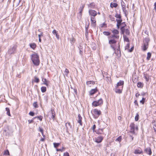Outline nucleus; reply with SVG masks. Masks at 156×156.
Segmentation results:
<instances>
[{"mask_svg": "<svg viewBox=\"0 0 156 156\" xmlns=\"http://www.w3.org/2000/svg\"><path fill=\"white\" fill-rule=\"evenodd\" d=\"M31 59L33 64L35 66H38L40 64V60L38 55L36 54L31 55Z\"/></svg>", "mask_w": 156, "mask_h": 156, "instance_id": "1", "label": "nucleus"}, {"mask_svg": "<svg viewBox=\"0 0 156 156\" xmlns=\"http://www.w3.org/2000/svg\"><path fill=\"white\" fill-rule=\"evenodd\" d=\"M91 113L94 118L97 119L101 114V112L100 110L94 109V110L91 111Z\"/></svg>", "mask_w": 156, "mask_h": 156, "instance_id": "2", "label": "nucleus"}, {"mask_svg": "<svg viewBox=\"0 0 156 156\" xmlns=\"http://www.w3.org/2000/svg\"><path fill=\"white\" fill-rule=\"evenodd\" d=\"M17 45H14L12 46H11L8 50V53L9 54H12L15 53L16 52Z\"/></svg>", "mask_w": 156, "mask_h": 156, "instance_id": "3", "label": "nucleus"}, {"mask_svg": "<svg viewBox=\"0 0 156 156\" xmlns=\"http://www.w3.org/2000/svg\"><path fill=\"white\" fill-rule=\"evenodd\" d=\"M103 103V100L101 98L97 101H94L92 103V105L93 106L96 107L101 105Z\"/></svg>", "mask_w": 156, "mask_h": 156, "instance_id": "4", "label": "nucleus"}, {"mask_svg": "<svg viewBox=\"0 0 156 156\" xmlns=\"http://www.w3.org/2000/svg\"><path fill=\"white\" fill-rule=\"evenodd\" d=\"M55 113L54 109L51 108L48 113V115L50 116L49 117L50 119H52L53 120H54L55 116Z\"/></svg>", "mask_w": 156, "mask_h": 156, "instance_id": "5", "label": "nucleus"}, {"mask_svg": "<svg viewBox=\"0 0 156 156\" xmlns=\"http://www.w3.org/2000/svg\"><path fill=\"white\" fill-rule=\"evenodd\" d=\"M103 138V137L101 136H99L97 138H95L94 139V142L98 143H99L102 141Z\"/></svg>", "mask_w": 156, "mask_h": 156, "instance_id": "6", "label": "nucleus"}, {"mask_svg": "<svg viewBox=\"0 0 156 156\" xmlns=\"http://www.w3.org/2000/svg\"><path fill=\"white\" fill-rule=\"evenodd\" d=\"M135 126L134 123H131L130 125V132L133 134H135Z\"/></svg>", "mask_w": 156, "mask_h": 156, "instance_id": "7", "label": "nucleus"}, {"mask_svg": "<svg viewBox=\"0 0 156 156\" xmlns=\"http://www.w3.org/2000/svg\"><path fill=\"white\" fill-rule=\"evenodd\" d=\"M65 126L66 131L68 132L69 130H71L72 129V126L70 123L67 122L65 123Z\"/></svg>", "mask_w": 156, "mask_h": 156, "instance_id": "8", "label": "nucleus"}, {"mask_svg": "<svg viewBox=\"0 0 156 156\" xmlns=\"http://www.w3.org/2000/svg\"><path fill=\"white\" fill-rule=\"evenodd\" d=\"M144 151L146 154L150 155L151 154L152 151L150 147H147L145 148L144 150Z\"/></svg>", "mask_w": 156, "mask_h": 156, "instance_id": "9", "label": "nucleus"}, {"mask_svg": "<svg viewBox=\"0 0 156 156\" xmlns=\"http://www.w3.org/2000/svg\"><path fill=\"white\" fill-rule=\"evenodd\" d=\"M89 13L91 16H95L97 15V12L95 10H90L89 11Z\"/></svg>", "mask_w": 156, "mask_h": 156, "instance_id": "10", "label": "nucleus"}, {"mask_svg": "<svg viewBox=\"0 0 156 156\" xmlns=\"http://www.w3.org/2000/svg\"><path fill=\"white\" fill-rule=\"evenodd\" d=\"M150 39L149 37H146L143 40V44L148 45V43L150 41Z\"/></svg>", "mask_w": 156, "mask_h": 156, "instance_id": "11", "label": "nucleus"}, {"mask_svg": "<svg viewBox=\"0 0 156 156\" xmlns=\"http://www.w3.org/2000/svg\"><path fill=\"white\" fill-rule=\"evenodd\" d=\"M134 153L136 154H140L143 153V151L141 148L134 150Z\"/></svg>", "mask_w": 156, "mask_h": 156, "instance_id": "12", "label": "nucleus"}, {"mask_svg": "<svg viewBox=\"0 0 156 156\" xmlns=\"http://www.w3.org/2000/svg\"><path fill=\"white\" fill-rule=\"evenodd\" d=\"M78 119H77V122L78 123H79L80 125L81 126L82 125V117L81 116V115L80 114H79L78 115Z\"/></svg>", "mask_w": 156, "mask_h": 156, "instance_id": "13", "label": "nucleus"}, {"mask_svg": "<svg viewBox=\"0 0 156 156\" xmlns=\"http://www.w3.org/2000/svg\"><path fill=\"white\" fill-rule=\"evenodd\" d=\"M103 129H99L96 132V133L98 134H104L105 135L106 134H105L103 131Z\"/></svg>", "mask_w": 156, "mask_h": 156, "instance_id": "14", "label": "nucleus"}, {"mask_svg": "<svg viewBox=\"0 0 156 156\" xmlns=\"http://www.w3.org/2000/svg\"><path fill=\"white\" fill-rule=\"evenodd\" d=\"M97 91V89L96 87L94 89H92L90 91V95H93Z\"/></svg>", "mask_w": 156, "mask_h": 156, "instance_id": "15", "label": "nucleus"}, {"mask_svg": "<svg viewBox=\"0 0 156 156\" xmlns=\"http://www.w3.org/2000/svg\"><path fill=\"white\" fill-rule=\"evenodd\" d=\"M52 33L53 34L55 35V36L57 39H59V35L55 30H54L52 31Z\"/></svg>", "mask_w": 156, "mask_h": 156, "instance_id": "16", "label": "nucleus"}, {"mask_svg": "<svg viewBox=\"0 0 156 156\" xmlns=\"http://www.w3.org/2000/svg\"><path fill=\"white\" fill-rule=\"evenodd\" d=\"M84 6L85 5L84 4H81V6H80V8L79 9V10L80 11L79 13L81 15L82 14V11L84 7Z\"/></svg>", "mask_w": 156, "mask_h": 156, "instance_id": "17", "label": "nucleus"}, {"mask_svg": "<svg viewBox=\"0 0 156 156\" xmlns=\"http://www.w3.org/2000/svg\"><path fill=\"white\" fill-rule=\"evenodd\" d=\"M117 41L114 39H112L109 41V43L110 44H115Z\"/></svg>", "mask_w": 156, "mask_h": 156, "instance_id": "18", "label": "nucleus"}, {"mask_svg": "<svg viewBox=\"0 0 156 156\" xmlns=\"http://www.w3.org/2000/svg\"><path fill=\"white\" fill-rule=\"evenodd\" d=\"M124 84V81L122 80H120L117 83L116 86V87L118 88L119 86L123 85Z\"/></svg>", "mask_w": 156, "mask_h": 156, "instance_id": "19", "label": "nucleus"}, {"mask_svg": "<svg viewBox=\"0 0 156 156\" xmlns=\"http://www.w3.org/2000/svg\"><path fill=\"white\" fill-rule=\"evenodd\" d=\"M91 21V26L94 28H95L96 26V21L95 20H93Z\"/></svg>", "mask_w": 156, "mask_h": 156, "instance_id": "20", "label": "nucleus"}, {"mask_svg": "<svg viewBox=\"0 0 156 156\" xmlns=\"http://www.w3.org/2000/svg\"><path fill=\"white\" fill-rule=\"evenodd\" d=\"M30 47L32 48L33 50L35 49L36 47V45L35 43H32L30 44Z\"/></svg>", "mask_w": 156, "mask_h": 156, "instance_id": "21", "label": "nucleus"}, {"mask_svg": "<svg viewBox=\"0 0 156 156\" xmlns=\"http://www.w3.org/2000/svg\"><path fill=\"white\" fill-rule=\"evenodd\" d=\"M34 80H33V81H32V82H35L36 83H38L39 82V81H40L39 79L37 76H34Z\"/></svg>", "mask_w": 156, "mask_h": 156, "instance_id": "22", "label": "nucleus"}, {"mask_svg": "<svg viewBox=\"0 0 156 156\" xmlns=\"http://www.w3.org/2000/svg\"><path fill=\"white\" fill-rule=\"evenodd\" d=\"M110 5L111 7L112 8H113V7L116 8L118 6V4L116 3L111 2Z\"/></svg>", "mask_w": 156, "mask_h": 156, "instance_id": "23", "label": "nucleus"}, {"mask_svg": "<svg viewBox=\"0 0 156 156\" xmlns=\"http://www.w3.org/2000/svg\"><path fill=\"white\" fill-rule=\"evenodd\" d=\"M148 45L146 44H144V45L142 48V50L144 51L146 50L148 47Z\"/></svg>", "mask_w": 156, "mask_h": 156, "instance_id": "24", "label": "nucleus"}, {"mask_svg": "<svg viewBox=\"0 0 156 156\" xmlns=\"http://www.w3.org/2000/svg\"><path fill=\"white\" fill-rule=\"evenodd\" d=\"M144 77L147 82L149 80V76L148 75L144 73Z\"/></svg>", "mask_w": 156, "mask_h": 156, "instance_id": "25", "label": "nucleus"}, {"mask_svg": "<svg viewBox=\"0 0 156 156\" xmlns=\"http://www.w3.org/2000/svg\"><path fill=\"white\" fill-rule=\"evenodd\" d=\"M116 87L115 89V92L116 93L118 94H121L122 92V90L120 89H118Z\"/></svg>", "mask_w": 156, "mask_h": 156, "instance_id": "26", "label": "nucleus"}, {"mask_svg": "<svg viewBox=\"0 0 156 156\" xmlns=\"http://www.w3.org/2000/svg\"><path fill=\"white\" fill-rule=\"evenodd\" d=\"M143 85V83L141 82H139L137 83V86L138 87H142Z\"/></svg>", "mask_w": 156, "mask_h": 156, "instance_id": "27", "label": "nucleus"}, {"mask_svg": "<svg viewBox=\"0 0 156 156\" xmlns=\"http://www.w3.org/2000/svg\"><path fill=\"white\" fill-rule=\"evenodd\" d=\"M116 21L117 22V24H118L120 25H121L122 22V20H118L117 19H116Z\"/></svg>", "mask_w": 156, "mask_h": 156, "instance_id": "28", "label": "nucleus"}, {"mask_svg": "<svg viewBox=\"0 0 156 156\" xmlns=\"http://www.w3.org/2000/svg\"><path fill=\"white\" fill-rule=\"evenodd\" d=\"M6 111V114L9 116H11V114L10 112V110L8 108H5Z\"/></svg>", "mask_w": 156, "mask_h": 156, "instance_id": "29", "label": "nucleus"}, {"mask_svg": "<svg viewBox=\"0 0 156 156\" xmlns=\"http://www.w3.org/2000/svg\"><path fill=\"white\" fill-rule=\"evenodd\" d=\"M42 81L43 82V84L47 86H48V84L47 83V80L46 79L43 78L42 79Z\"/></svg>", "mask_w": 156, "mask_h": 156, "instance_id": "30", "label": "nucleus"}, {"mask_svg": "<svg viewBox=\"0 0 156 156\" xmlns=\"http://www.w3.org/2000/svg\"><path fill=\"white\" fill-rule=\"evenodd\" d=\"M115 17L119 19L118 20H122L121 18V16L120 14L117 13L115 14Z\"/></svg>", "mask_w": 156, "mask_h": 156, "instance_id": "31", "label": "nucleus"}, {"mask_svg": "<svg viewBox=\"0 0 156 156\" xmlns=\"http://www.w3.org/2000/svg\"><path fill=\"white\" fill-rule=\"evenodd\" d=\"M151 53L150 52H148L147 54V60L148 61L150 59V58H151Z\"/></svg>", "mask_w": 156, "mask_h": 156, "instance_id": "32", "label": "nucleus"}, {"mask_svg": "<svg viewBox=\"0 0 156 156\" xmlns=\"http://www.w3.org/2000/svg\"><path fill=\"white\" fill-rule=\"evenodd\" d=\"M123 37L124 38V41H126L127 42H129V39L126 36L124 35Z\"/></svg>", "mask_w": 156, "mask_h": 156, "instance_id": "33", "label": "nucleus"}, {"mask_svg": "<svg viewBox=\"0 0 156 156\" xmlns=\"http://www.w3.org/2000/svg\"><path fill=\"white\" fill-rule=\"evenodd\" d=\"M111 38V39H113L114 38H115L117 39L119 38V36L116 35L114 34H112L110 36Z\"/></svg>", "mask_w": 156, "mask_h": 156, "instance_id": "34", "label": "nucleus"}, {"mask_svg": "<svg viewBox=\"0 0 156 156\" xmlns=\"http://www.w3.org/2000/svg\"><path fill=\"white\" fill-rule=\"evenodd\" d=\"M153 124V127L154 129V131L156 132V122L155 121H154L152 122Z\"/></svg>", "mask_w": 156, "mask_h": 156, "instance_id": "35", "label": "nucleus"}, {"mask_svg": "<svg viewBox=\"0 0 156 156\" xmlns=\"http://www.w3.org/2000/svg\"><path fill=\"white\" fill-rule=\"evenodd\" d=\"M122 9L123 10V11L125 14V16H127V15L126 14V12L127 11L126 10V6H122Z\"/></svg>", "mask_w": 156, "mask_h": 156, "instance_id": "36", "label": "nucleus"}, {"mask_svg": "<svg viewBox=\"0 0 156 156\" xmlns=\"http://www.w3.org/2000/svg\"><path fill=\"white\" fill-rule=\"evenodd\" d=\"M41 90L42 93L45 92L46 90V88L45 87H41Z\"/></svg>", "mask_w": 156, "mask_h": 156, "instance_id": "37", "label": "nucleus"}, {"mask_svg": "<svg viewBox=\"0 0 156 156\" xmlns=\"http://www.w3.org/2000/svg\"><path fill=\"white\" fill-rule=\"evenodd\" d=\"M92 84L94 85L95 84V82L93 81H88L86 83V84L87 85H89L90 84Z\"/></svg>", "mask_w": 156, "mask_h": 156, "instance_id": "38", "label": "nucleus"}, {"mask_svg": "<svg viewBox=\"0 0 156 156\" xmlns=\"http://www.w3.org/2000/svg\"><path fill=\"white\" fill-rule=\"evenodd\" d=\"M37 118L40 121H42L43 119V116H38L37 117H35L33 118V119H34L36 118Z\"/></svg>", "mask_w": 156, "mask_h": 156, "instance_id": "39", "label": "nucleus"}, {"mask_svg": "<svg viewBox=\"0 0 156 156\" xmlns=\"http://www.w3.org/2000/svg\"><path fill=\"white\" fill-rule=\"evenodd\" d=\"M112 33L114 34H118L119 33V31L117 30L114 29L112 31Z\"/></svg>", "mask_w": 156, "mask_h": 156, "instance_id": "40", "label": "nucleus"}, {"mask_svg": "<svg viewBox=\"0 0 156 156\" xmlns=\"http://www.w3.org/2000/svg\"><path fill=\"white\" fill-rule=\"evenodd\" d=\"M119 46L118 48L117 49V53L118 54H121V51H120V45L119 44H118Z\"/></svg>", "mask_w": 156, "mask_h": 156, "instance_id": "41", "label": "nucleus"}, {"mask_svg": "<svg viewBox=\"0 0 156 156\" xmlns=\"http://www.w3.org/2000/svg\"><path fill=\"white\" fill-rule=\"evenodd\" d=\"M103 33L104 35L106 36H109L110 34V33L107 31H104Z\"/></svg>", "mask_w": 156, "mask_h": 156, "instance_id": "42", "label": "nucleus"}, {"mask_svg": "<svg viewBox=\"0 0 156 156\" xmlns=\"http://www.w3.org/2000/svg\"><path fill=\"white\" fill-rule=\"evenodd\" d=\"M8 129V127L4 128L3 129V133H5L6 135H7V130Z\"/></svg>", "mask_w": 156, "mask_h": 156, "instance_id": "43", "label": "nucleus"}, {"mask_svg": "<svg viewBox=\"0 0 156 156\" xmlns=\"http://www.w3.org/2000/svg\"><path fill=\"white\" fill-rule=\"evenodd\" d=\"M65 149V148L64 147H63L61 149H57L56 151H61V152H63L64 151V150Z\"/></svg>", "mask_w": 156, "mask_h": 156, "instance_id": "44", "label": "nucleus"}, {"mask_svg": "<svg viewBox=\"0 0 156 156\" xmlns=\"http://www.w3.org/2000/svg\"><path fill=\"white\" fill-rule=\"evenodd\" d=\"M53 144H54V147L55 148H57L59 146V145H60V143H53Z\"/></svg>", "mask_w": 156, "mask_h": 156, "instance_id": "45", "label": "nucleus"}, {"mask_svg": "<svg viewBox=\"0 0 156 156\" xmlns=\"http://www.w3.org/2000/svg\"><path fill=\"white\" fill-rule=\"evenodd\" d=\"M122 140V137L121 136H119L115 140L117 141H119V142H120Z\"/></svg>", "mask_w": 156, "mask_h": 156, "instance_id": "46", "label": "nucleus"}, {"mask_svg": "<svg viewBox=\"0 0 156 156\" xmlns=\"http://www.w3.org/2000/svg\"><path fill=\"white\" fill-rule=\"evenodd\" d=\"M4 155H9V151L8 150L5 151L4 152Z\"/></svg>", "mask_w": 156, "mask_h": 156, "instance_id": "47", "label": "nucleus"}, {"mask_svg": "<svg viewBox=\"0 0 156 156\" xmlns=\"http://www.w3.org/2000/svg\"><path fill=\"white\" fill-rule=\"evenodd\" d=\"M94 6V3H90L89 5V6L91 8H93Z\"/></svg>", "mask_w": 156, "mask_h": 156, "instance_id": "48", "label": "nucleus"}, {"mask_svg": "<svg viewBox=\"0 0 156 156\" xmlns=\"http://www.w3.org/2000/svg\"><path fill=\"white\" fill-rule=\"evenodd\" d=\"M100 26L101 28L106 27H107L105 23H104L102 24H101Z\"/></svg>", "mask_w": 156, "mask_h": 156, "instance_id": "49", "label": "nucleus"}, {"mask_svg": "<svg viewBox=\"0 0 156 156\" xmlns=\"http://www.w3.org/2000/svg\"><path fill=\"white\" fill-rule=\"evenodd\" d=\"M139 115L138 114V113H137L135 117V120L136 121H137L138 119H139Z\"/></svg>", "mask_w": 156, "mask_h": 156, "instance_id": "50", "label": "nucleus"}, {"mask_svg": "<svg viewBox=\"0 0 156 156\" xmlns=\"http://www.w3.org/2000/svg\"><path fill=\"white\" fill-rule=\"evenodd\" d=\"M33 106L35 108H37L38 107V105L37 104V102H35L33 103Z\"/></svg>", "mask_w": 156, "mask_h": 156, "instance_id": "51", "label": "nucleus"}, {"mask_svg": "<svg viewBox=\"0 0 156 156\" xmlns=\"http://www.w3.org/2000/svg\"><path fill=\"white\" fill-rule=\"evenodd\" d=\"M70 41L71 43L73 44L74 42L75 41V38L73 37H72V38L70 39Z\"/></svg>", "mask_w": 156, "mask_h": 156, "instance_id": "52", "label": "nucleus"}, {"mask_svg": "<svg viewBox=\"0 0 156 156\" xmlns=\"http://www.w3.org/2000/svg\"><path fill=\"white\" fill-rule=\"evenodd\" d=\"M129 44L128 43L126 44V46H125V50H129Z\"/></svg>", "mask_w": 156, "mask_h": 156, "instance_id": "53", "label": "nucleus"}, {"mask_svg": "<svg viewBox=\"0 0 156 156\" xmlns=\"http://www.w3.org/2000/svg\"><path fill=\"white\" fill-rule=\"evenodd\" d=\"M125 32L126 35H128L129 34V30L128 29H126L125 30Z\"/></svg>", "mask_w": 156, "mask_h": 156, "instance_id": "54", "label": "nucleus"}, {"mask_svg": "<svg viewBox=\"0 0 156 156\" xmlns=\"http://www.w3.org/2000/svg\"><path fill=\"white\" fill-rule=\"evenodd\" d=\"M121 3L122 6H126V4L122 0H121Z\"/></svg>", "mask_w": 156, "mask_h": 156, "instance_id": "55", "label": "nucleus"}, {"mask_svg": "<svg viewBox=\"0 0 156 156\" xmlns=\"http://www.w3.org/2000/svg\"><path fill=\"white\" fill-rule=\"evenodd\" d=\"M145 99V98H143L142 100H141L140 101V103H142V104H144V102Z\"/></svg>", "mask_w": 156, "mask_h": 156, "instance_id": "56", "label": "nucleus"}, {"mask_svg": "<svg viewBox=\"0 0 156 156\" xmlns=\"http://www.w3.org/2000/svg\"><path fill=\"white\" fill-rule=\"evenodd\" d=\"M110 47H111L113 49V50L115 51H115L116 48H115V47L112 44H110Z\"/></svg>", "mask_w": 156, "mask_h": 156, "instance_id": "57", "label": "nucleus"}, {"mask_svg": "<svg viewBox=\"0 0 156 156\" xmlns=\"http://www.w3.org/2000/svg\"><path fill=\"white\" fill-rule=\"evenodd\" d=\"M65 72L66 73V74H65L67 76L68 74L69 73V71L68 69H66L65 70Z\"/></svg>", "mask_w": 156, "mask_h": 156, "instance_id": "58", "label": "nucleus"}, {"mask_svg": "<svg viewBox=\"0 0 156 156\" xmlns=\"http://www.w3.org/2000/svg\"><path fill=\"white\" fill-rule=\"evenodd\" d=\"M29 115L31 116H34V113L33 112H30L29 113Z\"/></svg>", "mask_w": 156, "mask_h": 156, "instance_id": "59", "label": "nucleus"}, {"mask_svg": "<svg viewBox=\"0 0 156 156\" xmlns=\"http://www.w3.org/2000/svg\"><path fill=\"white\" fill-rule=\"evenodd\" d=\"M63 155L64 156H69V153L68 152H66L64 153Z\"/></svg>", "mask_w": 156, "mask_h": 156, "instance_id": "60", "label": "nucleus"}, {"mask_svg": "<svg viewBox=\"0 0 156 156\" xmlns=\"http://www.w3.org/2000/svg\"><path fill=\"white\" fill-rule=\"evenodd\" d=\"M133 49H134V47L133 46V47H132L130 49H129L128 51L129 52H132L133 51Z\"/></svg>", "mask_w": 156, "mask_h": 156, "instance_id": "61", "label": "nucleus"}, {"mask_svg": "<svg viewBox=\"0 0 156 156\" xmlns=\"http://www.w3.org/2000/svg\"><path fill=\"white\" fill-rule=\"evenodd\" d=\"M34 119H33L31 120H28V122L29 124H30V123H33L34 122Z\"/></svg>", "mask_w": 156, "mask_h": 156, "instance_id": "62", "label": "nucleus"}, {"mask_svg": "<svg viewBox=\"0 0 156 156\" xmlns=\"http://www.w3.org/2000/svg\"><path fill=\"white\" fill-rule=\"evenodd\" d=\"M121 25H122V27H125L126 26V24L125 22H123L122 23Z\"/></svg>", "mask_w": 156, "mask_h": 156, "instance_id": "63", "label": "nucleus"}, {"mask_svg": "<svg viewBox=\"0 0 156 156\" xmlns=\"http://www.w3.org/2000/svg\"><path fill=\"white\" fill-rule=\"evenodd\" d=\"M79 49H80V54L81 55H82V52H83V49L80 48H79Z\"/></svg>", "mask_w": 156, "mask_h": 156, "instance_id": "64", "label": "nucleus"}]
</instances>
